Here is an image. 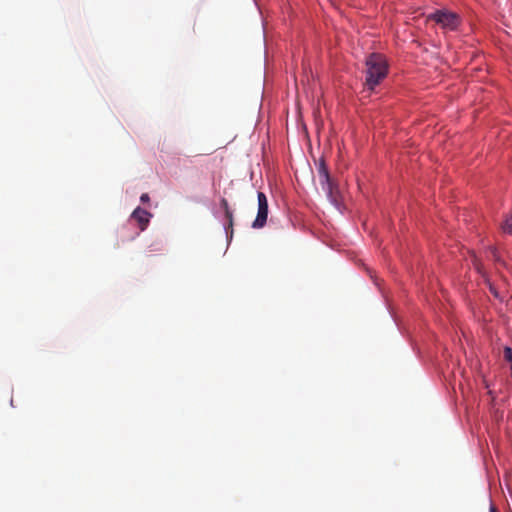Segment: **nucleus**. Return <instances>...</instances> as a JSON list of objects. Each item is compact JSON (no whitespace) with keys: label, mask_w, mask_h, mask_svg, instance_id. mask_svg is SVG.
<instances>
[{"label":"nucleus","mask_w":512,"mask_h":512,"mask_svg":"<svg viewBox=\"0 0 512 512\" xmlns=\"http://www.w3.org/2000/svg\"><path fill=\"white\" fill-rule=\"evenodd\" d=\"M366 79L365 84L368 89L373 90L379 85L388 74V64L386 58L379 53L370 54L365 61Z\"/></svg>","instance_id":"nucleus-1"},{"label":"nucleus","mask_w":512,"mask_h":512,"mask_svg":"<svg viewBox=\"0 0 512 512\" xmlns=\"http://www.w3.org/2000/svg\"><path fill=\"white\" fill-rule=\"evenodd\" d=\"M428 20H433L441 25L443 29L455 30L460 24V18L456 13L438 10L428 16Z\"/></svg>","instance_id":"nucleus-2"},{"label":"nucleus","mask_w":512,"mask_h":512,"mask_svg":"<svg viewBox=\"0 0 512 512\" xmlns=\"http://www.w3.org/2000/svg\"><path fill=\"white\" fill-rule=\"evenodd\" d=\"M258 212L257 216L252 223V227L259 229L265 226L268 217V200L263 192H258Z\"/></svg>","instance_id":"nucleus-3"},{"label":"nucleus","mask_w":512,"mask_h":512,"mask_svg":"<svg viewBox=\"0 0 512 512\" xmlns=\"http://www.w3.org/2000/svg\"><path fill=\"white\" fill-rule=\"evenodd\" d=\"M151 217H152V214L150 212H148L147 210H144L140 207H137L132 212L130 219L137 222L140 232H141L147 228Z\"/></svg>","instance_id":"nucleus-4"},{"label":"nucleus","mask_w":512,"mask_h":512,"mask_svg":"<svg viewBox=\"0 0 512 512\" xmlns=\"http://www.w3.org/2000/svg\"><path fill=\"white\" fill-rule=\"evenodd\" d=\"M321 187L326 192L327 197L329 198L331 203L334 204L336 207H339L341 202V194L337 185H335L334 182L331 180L327 182V184H322Z\"/></svg>","instance_id":"nucleus-5"},{"label":"nucleus","mask_w":512,"mask_h":512,"mask_svg":"<svg viewBox=\"0 0 512 512\" xmlns=\"http://www.w3.org/2000/svg\"><path fill=\"white\" fill-rule=\"evenodd\" d=\"M220 205H221L222 209L224 210L225 217H226L227 222H228L226 229L227 230L231 229V234H232L233 233V229H232V227H233V213L230 210L228 201L225 198L221 199Z\"/></svg>","instance_id":"nucleus-6"},{"label":"nucleus","mask_w":512,"mask_h":512,"mask_svg":"<svg viewBox=\"0 0 512 512\" xmlns=\"http://www.w3.org/2000/svg\"><path fill=\"white\" fill-rule=\"evenodd\" d=\"M318 174L321 185L324 183L327 184V182L332 180L329 175L328 169L323 161L318 166Z\"/></svg>","instance_id":"nucleus-7"},{"label":"nucleus","mask_w":512,"mask_h":512,"mask_svg":"<svg viewBox=\"0 0 512 512\" xmlns=\"http://www.w3.org/2000/svg\"><path fill=\"white\" fill-rule=\"evenodd\" d=\"M501 229L504 233L512 235V213L505 217L501 224Z\"/></svg>","instance_id":"nucleus-8"},{"label":"nucleus","mask_w":512,"mask_h":512,"mask_svg":"<svg viewBox=\"0 0 512 512\" xmlns=\"http://www.w3.org/2000/svg\"><path fill=\"white\" fill-rule=\"evenodd\" d=\"M503 357L510 364L511 377H512V348L506 346L503 349Z\"/></svg>","instance_id":"nucleus-9"},{"label":"nucleus","mask_w":512,"mask_h":512,"mask_svg":"<svg viewBox=\"0 0 512 512\" xmlns=\"http://www.w3.org/2000/svg\"><path fill=\"white\" fill-rule=\"evenodd\" d=\"M140 200L142 203L149 202V200H150L149 195L147 193H143L140 197Z\"/></svg>","instance_id":"nucleus-10"},{"label":"nucleus","mask_w":512,"mask_h":512,"mask_svg":"<svg viewBox=\"0 0 512 512\" xmlns=\"http://www.w3.org/2000/svg\"><path fill=\"white\" fill-rule=\"evenodd\" d=\"M491 253L493 258L497 261L498 260V254L496 248H491Z\"/></svg>","instance_id":"nucleus-11"},{"label":"nucleus","mask_w":512,"mask_h":512,"mask_svg":"<svg viewBox=\"0 0 512 512\" xmlns=\"http://www.w3.org/2000/svg\"><path fill=\"white\" fill-rule=\"evenodd\" d=\"M489 512H498L496 506L494 504H490V507H489Z\"/></svg>","instance_id":"nucleus-12"}]
</instances>
